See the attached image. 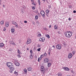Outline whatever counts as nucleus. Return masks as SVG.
<instances>
[{"label":"nucleus","instance_id":"1","mask_svg":"<svg viewBox=\"0 0 76 76\" xmlns=\"http://www.w3.org/2000/svg\"><path fill=\"white\" fill-rule=\"evenodd\" d=\"M6 65L8 67L10 68V70L9 72L11 73H12V71L15 70V68L14 67V65H13V64L10 62L7 63L6 64Z\"/></svg>","mask_w":76,"mask_h":76},{"label":"nucleus","instance_id":"2","mask_svg":"<svg viewBox=\"0 0 76 76\" xmlns=\"http://www.w3.org/2000/svg\"><path fill=\"white\" fill-rule=\"evenodd\" d=\"M72 32H70V31H67V32L65 33V35L67 38H70L72 35Z\"/></svg>","mask_w":76,"mask_h":76},{"label":"nucleus","instance_id":"3","mask_svg":"<svg viewBox=\"0 0 76 76\" xmlns=\"http://www.w3.org/2000/svg\"><path fill=\"white\" fill-rule=\"evenodd\" d=\"M40 70L42 74H45V68L43 66H42L41 67Z\"/></svg>","mask_w":76,"mask_h":76},{"label":"nucleus","instance_id":"4","mask_svg":"<svg viewBox=\"0 0 76 76\" xmlns=\"http://www.w3.org/2000/svg\"><path fill=\"white\" fill-rule=\"evenodd\" d=\"M56 48L58 50H61V45L58 44L57 45L56 47Z\"/></svg>","mask_w":76,"mask_h":76},{"label":"nucleus","instance_id":"5","mask_svg":"<svg viewBox=\"0 0 76 76\" xmlns=\"http://www.w3.org/2000/svg\"><path fill=\"white\" fill-rule=\"evenodd\" d=\"M31 42H32V41H31V39L29 38H28L27 39V41L26 42V44L27 45H28L29 44L31 43Z\"/></svg>","mask_w":76,"mask_h":76},{"label":"nucleus","instance_id":"6","mask_svg":"<svg viewBox=\"0 0 76 76\" xmlns=\"http://www.w3.org/2000/svg\"><path fill=\"white\" fill-rule=\"evenodd\" d=\"M40 13L41 14V15L43 16V17H44V18H45V12L43 10H42L41 11Z\"/></svg>","mask_w":76,"mask_h":76},{"label":"nucleus","instance_id":"7","mask_svg":"<svg viewBox=\"0 0 76 76\" xmlns=\"http://www.w3.org/2000/svg\"><path fill=\"white\" fill-rule=\"evenodd\" d=\"M39 41L40 42H44L45 41V39L44 37L40 38L39 39Z\"/></svg>","mask_w":76,"mask_h":76},{"label":"nucleus","instance_id":"8","mask_svg":"<svg viewBox=\"0 0 76 76\" xmlns=\"http://www.w3.org/2000/svg\"><path fill=\"white\" fill-rule=\"evenodd\" d=\"M12 24H13L14 25H15L16 28H18V24L17 23H16V22L12 21Z\"/></svg>","mask_w":76,"mask_h":76},{"label":"nucleus","instance_id":"9","mask_svg":"<svg viewBox=\"0 0 76 76\" xmlns=\"http://www.w3.org/2000/svg\"><path fill=\"white\" fill-rule=\"evenodd\" d=\"M9 22H6L5 23V27L6 28H7L9 26Z\"/></svg>","mask_w":76,"mask_h":76},{"label":"nucleus","instance_id":"10","mask_svg":"<svg viewBox=\"0 0 76 76\" xmlns=\"http://www.w3.org/2000/svg\"><path fill=\"white\" fill-rule=\"evenodd\" d=\"M63 69L64 70H66V71H69V68H67V67H64Z\"/></svg>","mask_w":76,"mask_h":76},{"label":"nucleus","instance_id":"11","mask_svg":"<svg viewBox=\"0 0 76 76\" xmlns=\"http://www.w3.org/2000/svg\"><path fill=\"white\" fill-rule=\"evenodd\" d=\"M72 53H69L68 54V58H71L72 57Z\"/></svg>","mask_w":76,"mask_h":76},{"label":"nucleus","instance_id":"12","mask_svg":"<svg viewBox=\"0 0 76 76\" xmlns=\"http://www.w3.org/2000/svg\"><path fill=\"white\" fill-rule=\"evenodd\" d=\"M44 63H48V59L47 58H46L44 59Z\"/></svg>","mask_w":76,"mask_h":76},{"label":"nucleus","instance_id":"13","mask_svg":"<svg viewBox=\"0 0 76 76\" xmlns=\"http://www.w3.org/2000/svg\"><path fill=\"white\" fill-rule=\"evenodd\" d=\"M4 45L3 43H0V47H4Z\"/></svg>","mask_w":76,"mask_h":76},{"label":"nucleus","instance_id":"14","mask_svg":"<svg viewBox=\"0 0 76 76\" xmlns=\"http://www.w3.org/2000/svg\"><path fill=\"white\" fill-rule=\"evenodd\" d=\"M15 64L16 66H20V64L18 62Z\"/></svg>","mask_w":76,"mask_h":76},{"label":"nucleus","instance_id":"15","mask_svg":"<svg viewBox=\"0 0 76 76\" xmlns=\"http://www.w3.org/2000/svg\"><path fill=\"white\" fill-rule=\"evenodd\" d=\"M4 21L3 20H2L1 21V25H3L4 24Z\"/></svg>","mask_w":76,"mask_h":76},{"label":"nucleus","instance_id":"16","mask_svg":"<svg viewBox=\"0 0 76 76\" xmlns=\"http://www.w3.org/2000/svg\"><path fill=\"white\" fill-rule=\"evenodd\" d=\"M10 44H12V45H16L15 44V43L13 42L12 41H11L10 42Z\"/></svg>","mask_w":76,"mask_h":76},{"label":"nucleus","instance_id":"17","mask_svg":"<svg viewBox=\"0 0 76 76\" xmlns=\"http://www.w3.org/2000/svg\"><path fill=\"white\" fill-rule=\"evenodd\" d=\"M11 31L12 33H13L15 32V28H12L11 29Z\"/></svg>","mask_w":76,"mask_h":76},{"label":"nucleus","instance_id":"18","mask_svg":"<svg viewBox=\"0 0 76 76\" xmlns=\"http://www.w3.org/2000/svg\"><path fill=\"white\" fill-rule=\"evenodd\" d=\"M32 70V67H29L28 68V71H31Z\"/></svg>","mask_w":76,"mask_h":76},{"label":"nucleus","instance_id":"19","mask_svg":"<svg viewBox=\"0 0 76 76\" xmlns=\"http://www.w3.org/2000/svg\"><path fill=\"white\" fill-rule=\"evenodd\" d=\"M24 72L26 74L27 73V69H23Z\"/></svg>","mask_w":76,"mask_h":76},{"label":"nucleus","instance_id":"20","mask_svg":"<svg viewBox=\"0 0 76 76\" xmlns=\"http://www.w3.org/2000/svg\"><path fill=\"white\" fill-rule=\"evenodd\" d=\"M58 76H62V74L61 72H59L58 73Z\"/></svg>","mask_w":76,"mask_h":76},{"label":"nucleus","instance_id":"21","mask_svg":"<svg viewBox=\"0 0 76 76\" xmlns=\"http://www.w3.org/2000/svg\"><path fill=\"white\" fill-rule=\"evenodd\" d=\"M18 62V61L16 60H14L13 63H14L15 64L16 63Z\"/></svg>","mask_w":76,"mask_h":76},{"label":"nucleus","instance_id":"22","mask_svg":"<svg viewBox=\"0 0 76 76\" xmlns=\"http://www.w3.org/2000/svg\"><path fill=\"white\" fill-rule=\"evenodd\" d=\"M50 12V10H46V13H49V12Z\"/></svg>","mask_w":76,"mask_h":76},{"label":"nucleus","instance_id":"23","mask_svg":"<svg viewBox=\"0 0 76 76\" xmlns=\"http://www.w3.org/2000/svg\"><path fill=\"white\" fill-rule=\"evenodd\" d=\"M41 59H42V58L40 57L38 58V60L39 62V61L41 60Z\"/></svg>","mask_w":76,"mask_h":76},{"label":"nucleus","instance_id":"24","mask_svg":"<svg viewBox=\"0 0 76 76\" xmlns=\"http://www.w3.org/2000/svg\"><path fill=\"white\" fill-rule=\"evenodd\" d=\"M38 19V15H36L35 17V19L36 20H37Z\"/></svg>","mask_w":76,"mask_h":76},{"label":"nucleus","instance_id":"25","mask_svg":"<svg viewBox=\"0 0 76 76\" xmlns=\"http://www.w3.org/2000/svg\"><path fill=\"white\" fill-rule=\"evenodd\" d=\"M48 67H50V66H51V64L50 63H48Z\"/></svg>","mask_w":76,"mask_h":76},{"label":"nucleus","instance_id":"26","mask_svg":"<svg viewBox=\"0 0 76 76\" xmlns=\"http://www.w3.org/2000/svg\"><path fill=\"white\" fill-rule=\"evenodd\" d=\"M18 53L19 54H21V53H20V51L19 49L18 50Z\"/></svg>","mask_w":76,"mask_h":76},{"label":"nucleus","instance_id":"27","mask_svg":"<svg viewBox=\"0 0 76 76\" xmlns=\"http://www.w3.org/2000/svg\"><path fill=\"white\" fill-rule=\"evenodd\" d=\"M30 57L31 59H32V58H33V56H32V54H31L30 55Z\"/></svg>","mask_w":76,"mask_h":76},{"label":"nucleus","instance_id":"28","mask_svg":"<svg viewBox=\"0 0 76 76\" xmlns=\"http://www.w3.org/2000/svg\"><path fill=\"white\" fill-rule=\"evenodd\" d=\"M38 3H39V5H41V2L40 1V0H38Z\"/></svg>","mask_w":76,"mask_h":76},{"label":"nucleus","instance_id":"29","mask_svg":"<svg viewBox=\"0 0 76 76\" xmlns=\"http://www.w3.org/2000/svg\"><path fill=\"white\" fill-rule=\"evenodd\" d=\"M54 28L55 29H58V28H57V26L56 25L54 26Z\"/></svg>","mask_w":76,"mask_h":76},{"label":"nucleus","instance_id":"30","mask_svg":"<svg viewBox=\"0 0 76 76\" xmlns=\"http://www.w3.org/2000/svg\"><path fill=\"white\" fill-rule=\"evenodd\" d=\"M46 37L48 38H50V36L48 34L46 35Z\"/></svg>","mask_w":76,"mask_h":76},{"label":"nucleus","instance_id":"31","mask_svg":"<svg viewBox=\"0 0 76 76\" xmlns=\"http://www.w3.org/2000/svg\"><path fill=\"white\" fill-rule=\"evenodd\" d=\"M18 73L17 72H16V71H15L14 72V74H15V75H18Z\"/></svg>","mask_w":76,"mask_h":76},{"label":"nucleus","instance_id":"32","mask_svg":"<svg viewBox=\"0 0 76 76\" xmlns=\"http://www.w3.org/2000/svg\"><path fill=\"white\" fill-rule=\"evenodd\" d=\"M36 23L37 24V25H39V21H37L36 22Z\"/></svg>","mask_w":76,"mask_h":76},{"label":"nucleus","instance_id":"33","mask_svg":"<svg viewBox=\"0 0 76 76\" xmlns=\"http://www.w3.org/2000/svg\"><path fill=\"white\" fill-rule=\"evenodd\" d=\"M40 57L41 58H43L44 57V55H41L40 56Z\"/></svg>","mask_w":76,"mask_h":76},{"label":"nucleus","instance_id":"34","mask_svg":"<svg viewBox=\"0 0 76 76\" xmlns=\"http://www.w3.org/2000/svg\"><path fill=\"white\" fill-rule=\"evenodd\" d=\"M35 9V7L34 6H33L32 7V9H33V10H34Z\"/></svg>","mask_w":76,"mask_h":76},{"label":"nucleus","instance_id":"35","mask_svg":"<svg viewBox=\"0 0 76 76\" xmlns=\"http://www.w3.org/2000/svg\"><path fill=\"white\" fill-rule=\"evenodd\" d=\"M63 44L64 45H67V44L65 42H64Z\"/></svg>","mask_w":76,"mask_h":76},{"label":"nucleus","instance_id":"36","mask_svg":"<svg viewBox=\"0 0 76 76\" xmlns=\"http://www.w3.org/2000/svg\"><path fill=\"white\" fill-rule=\"evenodd\" d=\"M41 48H39L38 49H37V51H40V50H41Z\"/></svg>","mask_w":76,"mask_h":76},{"label":"nucleus","instance_id":"37","mask_svg":"<svg viewBox=\"0 0 76 76\" xmlns=\"http://www.w3.org/2000/svg\"><path fill=\"white\" fill-rule=\"evenodd\" d=\"M43 55V56H44L45 57V56H47V53H45Z\"/></svg>","mask_w":76,"mask_h":76},{"label":"nucleus","instance_id":"38","mask_svg":"<svg viewBox=\"0 0 76 76\" xmlns=\"http://www.w3.org/2000/svg\"><path fill=\"white\" fill-rule=\"evenodd\" d=\"M18 58H20L21 56H20V55H18Z\"/></svg>","mask_w":76,"mask_h":76},{"label":"nucleus","instance_id":"39","mask_svg":"<svg viewBox=\"0 0 76 76\" xmlns=\"http://www.w3.org/2000/svg\"><path fill=\"white\" fill-rule=\"evenodd\" d=\"M30 53L31 54H32V50H30Z\"/></svg>","mask_w":76,"mask_h":76},{"label":"nucleus","instance_id":"40","mask_svg":"<svg viewBox=\"0 0 76 76\" xmlns=\"http://www.w3.org/2000/svg\"><path fill=\"white\" fill-rule=\"evenodd\" d=\"M37 47H38V48H39V47H41V45H37Z\"/></svg>","mask_w":76,"mask_h":76},{"label":"nucleus","instance_id":"41","mask_svg":"<svg viewBox=\"0 0 76 76\" xmlns=\"http://www.w3.org/2000/svg\"><path fill=\"white\" fill-rule=\"evenodd\" d=\"M34 12L35 13H38V10H35V11H34Z\"/></svg>","mask_w":76,"mask_h":76},{"label":"nucleus","instance_id":"42","mask_svg":"<svg viewBox=\"0 0 76 76\" xmlns=\"http://www.w3.org/2000/svg\"><path fill=\"white\" fill-rule=\"evenodd\" d=\"M6 28L4 27V29H3V31H6Z\"/></svg>","mask_w":76,"mask_h":76},{"label":"nucleus","instance_id":"43","mask_svg":"<svg viewBox=\"0 0 76 76\" xmlns=\"http://www.w3.org/2000/svg\"><path fill=\"white\" fill-rule=\"evenodd\" d=\"M38 37H41V34H38Z\"/></svg>","mask_w":76,"mask_h":76},{"label":"nucleus","instance_id":"44","mask_svg":"<svg viewBox=\"0 0 76 76\" xmlns=\"http://www.w3.org/2000/svg\"><path fill=\"white\" fill-rule=\"evenodd\" d=\"M72 53H73V54H75V51H72Z\"/></svg>","mask_w":76,"mask_h":76},{"label":"nucleus","instance_id":"45","mask_svg":"<svg viewBox=\"0 0 76 76\" xmlns=\"http://www.w3.org/2000/svg\"><path fill=\"white\" fill-rule=\"evenodd\" d=\"M48 7L49 9H50V8H51V5H49L48 6Z\"/></svg>","mask_w":76,"mask_h":76},{"label":"nucleus","instance_id":"46","mask_svg":"<svg viewBox=\"0 0 76 76\" xmlns=\"http://www.w3.org/2000/svg\"><path fill=\"white\" fill-rule=\"evenodd\" d=\"M32 4H33V5H34V6H35L36 4H35L34 2L32 3Z\"/></svg>","mask_w":76,"mask_h":76},{"label":"nucleus","instance_id":"47","mask_svg":"<svg viewBox=\"0 0 76 76\" xmlns=\"http://www.w3.org/2000/svg\"><path fill=\"white\" fill-rule=\"evenodd\" d=\"M71 73H74V72H73V71L72 70L71 71Z\"/></svg>","mask_w":76,"mask_h":76},{"label":"nucleus","instance_id":"48","mask_svg":"<svg viewBox=\"0 0 76 76\" xmlns=\"http://www.w3.org/2000/svg\"><path fill=\"white\" fill-rule=\"evenodd\" d=\"M73 12L74 13H75L76 12V11H75V10H74V11H73Z\"/></svg>","mask_w":76,"mask_h":76},{"label":"nucleus","instance_id":"49","mask_svg":"<svg viewBox=\"0 0 76 76\" xmlns=\"http://www.w3.org/2000/svg\"><path fill=\"white\" fill-rule=\"evenodd\" d=\"M69 8H72V6L70 5V6H69Z\"/></svg>","mask_w":76,"mask_h":76},{"label":"nucleus","instance_id":"50","mask_svg":"<svg viewBox=\"0 0 76 76\" xmlns=\"http://www.w3.org/2000/svg\"><path fill=\"white\" fill-rule=\"evenodd\" d=\"M68 20H71V18H69V19H68Z\"/></svg>","mask_w":76,"mask_h":76},{"label":"nucleus","instance_id":"51","mask_svg":"<svg viewBox=\"0 0 76 76\" xmlns=\"http://www.w3.org/2000/svg\"><path fill=\"white\" fill-rule=\"evenodd\" d=\"M24 23H27V21H25L24 22Z\"/></svg>","mask_w":76,"mask_h":76},{"label":"nucleus","instance_id":"52","mask_svg":"<svg viewBox=\"0 0 76 76\" xmlns=\"http://www.w3.org/2000/svg\"><path fill=\"white\" fill-rule=\"evenodd\" d=\"M54 48H55V45H53L52 46Z\"/></svg>","mask_w":76,"mask_h":76},{"label":"nucleus","instance_id":"53","mask_svg":"<svg viewBox=\"0 0 76 76\" xmlns=\"http://www.w3.org/2000/svg\"><path fill=\"white\" fill-rule=\"evenodd\" d=\"M49 28H51V26H49Z\"/></svg>","mask_w":76,"mask_h":76},{"label":"nucleus","instance_id":"54","mask_svg":"<svg viewBox=\"0 0 76 76\" xmlns=\"http://www.w3.org/2000/svg\"><path fill=\"white\" fill-rule=\"evenodd\" d=\"M37 15H39H39H40V14L39 13H38L37 14Z\"/></svg>","mask_w":76,"mask_h":76},{"label":"nucleus","instance_id":"55","mask_svg":"<svg viewBox=\"0 0 76 76\" xmlns=\"http://www.w3.org/2000/svg\"><path fill=\"white\" fill-rule=\"evenodd\" d=\"M35 22H33V24H34V25H35Z\"/></svg>","mask_w":76,"mask_h":76},{"label":"nucleus","instance_id":"56","mask_svg":"<svg viewBox=\"0 0 76 76\" xmlns=\"http://www.w3.org/2000/svg\"><path fill=\"white\" fill-rule=\"evenodd\" d=\"M3 7H5V6H4V5H3Z\"/></svg>","mask_w":76,"mask_h":76},{"label":"nucleus","instance_id":"57","mask_svg":"<svg viewBox=\"0 0 76 76\" xmlns=\"http://www.w3.org/2000/svg\"><path fill=\"white\" fill-rule=\"evenodd\" d=\"M31 0V1L32 2H34V0Z\"/></svg>","mask_w":76,"mask_h":76},{"label":"nucleus","instance_id":"58","mask_svg":"<svg viewBox=\"0 0 76 76\" xmlns=\"http://www.w3.org/2000/svg\"><path fill=\"white\" fill-rule=\"evenodd\" d=\"M42 1H45V0H42Z\"/></svg>","mask_w":76,"mask_h":76},{"label":"nucleus","instance_id":"59","mask_svg":"<svg viewBox=\"0 0 76 76\" xmlns=\"http://www.w3.org/2000/svg\"><path fill=\"white\" fill-rule=\"evenodd\" d=\"M27 50H29V48H27Z\"/></svg>","mask_w":76,"mask_h":76},{"label":"nucleus","instance_id":"60","mask_svg":"<svg viewBox=\"0 0 76 76\" xmlns=\"http://www.w3.org/2000/svg\"><path fill=\"white\" fill-rule=\"evenodd\" d=\"M67 36H68V34H67Z\"/></svg>","mask_w":76,"mask_h":76},{"label":"nucleus","instance_id":"61","mask_svg":"<svg viewBox=\"0 0 76 76\" xmlns=\"http://www.w3.org/2000/svg\"><path fill=\"white\" fill-rule=\"evenodd\" d=\"M10 51H11V50H9Z\"/></svg>","mask_w":76,"mask_h":76},{"label":"nucleus","instance_id":"62","mask_svg":"<svg viewBox=\"0 0 76 76\" xmlns=\"http://www.w3.org/2000/svg\"><path fill=\"white\" fill-rule=\"evenodd\" d=\"M0 4H1V3H0Z\"/></svg>","mask_w":76,"mask_h":76}]
</instances>
